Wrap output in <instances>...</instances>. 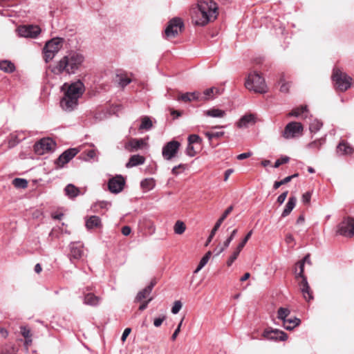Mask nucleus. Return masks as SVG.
I'll return each mask as SVG.
<instances>
[{"mask_svg": "<svg viewBox=\"0 0 354 354\" xmlns=\"http://www.w3.org/2000/svg\"><path fill=\"white\" fill-rule=\"evenodd\" d=\"M253 231L250 230L248 232V234L245 235V238L243 239V241L238 245L237 248L242 250V249L244 248L245 244L247 243L248 241L250 239Z\"/></svg>", "mask_w": 354, "mask_h": 354, "instance_id": "44", "label": "nucleus"}, {"mask_svg": "<svg viewBox=\"0 0 354 354\" xmlns=\"http://www.w3.org/2000/svg\"><path fill=\"white\" fill-rule=\"evenodd\" d=\"M252 155V153L249 151L246 153H243L237 156L236 158L239 160H242L250 157Z\"/></svg>", "mask_w": 354, "mask_h": 354, "instance_id": "61", "label": "nucleus"}, {"mask_svg": "<svg viewBox=\"0 0 354 354\" xmlns=\"http://www.w3.org/2000/svg\"><path fill=\"white\" fill-rule=\"evenodd\" d=\"M153 300V297H150L149 299H148L147 301H143L139 306V310L142 311L144 310H145L147 306H148V304L150 301H151Z\"/></svg>", "mask_w": 354, "mask_h": 354, "instance_id": "60", "label": "nucleus"}, {"mask_svg": "<svg viewBox=\"0 0 354 354\" xmlns=\"http://www.w3.org/2000/svg\"><path fill=\"white\" fill-rule=\"evenodd\" d=\"M28 184V180L24 178H16L12 180V185L17 189H25Z\"/></svg>", "mask_w": 354, "mask_h": 354, "instance_id": "36", "label": "nucleus"}, {"mask_svg": "<svg viewBox=\"0 0 354 354\" xmlns=\"http://www.w3.org/2000/svg\"><path fill=\"white\" fill-rule=\"evenodd\" d=\"M353 152V148L344 140H342L337 147V153L339 155H348Z\"/></svg>", "mask_w": 354, "mask_h": 354, "instance_id": "26", "label": "nucleus"}, {"mask_svg": "<svg viewBox=\"0 0 354 354\" xmlns=\"http://www.w3.org/2000/svg\"><path fill=\"white\" fill-rule=\"evenodd\" d=\"M254 116L252 114L243 115L238 122L239 128L247 127L250 124L254 123Z\"/></svg>", "mask_w": 354, "mask_h": 354, "instance_id": "29", "label": "nucleus"}, {"mask_svg": "<svg viewBox=\"0 0 354 354\" xmlns=\"http://www.w3.org/2000/svg\"><path fill=\"white\" fill-rule=\"evenodd\" d=\"M201 93L203 101H205L213 98L216 95H220L221 90L219 88L212 87L205 89L203 93Z\"/></svg>", "mask_w": 354, "mask_h": 354, "instance_id": "23", "label": "nucleus"}, {"mask_svg": "<svg viewBox=\"0 0 354 354\" xmlns=\"http://www.w3.org/2000/svg\"><path fill=\"white\" fill-rule=\"evenodd\" d=\"M64 192L66 195L68 196L70 198L77 197L80 193L79 188L73 184L67 185L64 188Z\"/></svg>", "mask_w": 354, "mask_h": 354, "instance_id": "28", "label": "nucleus"}, {"mask_svg": "<svg viewBox=\"0 0 354 354\" xmlns=\"http://www.w3.org/2000/svg\"><path fill=\"white\" fill-rule=\"evenodd\" d=\"M338 233L340 235L351 237L354 235V218H347L338 225Z\"/></svg>", "mask_w": 354, "mask_h": 354, "instance_id": "11", "label": "nucleus"}, {"mask_svg": "<svg viewBox=\"0 0 354 354\" xmlns=\"http://www.w3.org/2000/svg\"><path fill=\"white\" fill-rule=\"evenodd\" d=\"M233 208L234 207H233L232 205L229 206L225 210V212L223 213L221 216L216 222L214 227L212 228V231L210 232V234L209 235V236L207 238V242H206V244H205L206 245H207L212 241V239L214 238L216 232H217V230L220 227L221 225L224 221V220L227 218V216L232 212V211L233 210Z\"/></svg>", "mask_w": 354, "mask_h": 354, "instance_id": "17", "label": "nucleus"}, {"mask_svg": "<svg viewBox=\"0 0 354 354\" xmlns=\"http://www.w3.org/2000/svg\"><path fill=\"white\" fill-rule=\"evenodd\" d=\"M125 185V179L121 175H117L109 179L108 182L109 190L113 194L121 192Z\"/></svg>", "mask_w": 354, "mask_h": 354, "instance_id": "13", "label": "nucleus"}, {"mask_svg": "<svg viewBox=\"0 0 354 354\" xmlns=\"http://www.w3.org/2000/svg\"><path fill=\"white\" fill-rule=\"evenodd\" d=\"M144 145L142 139L131 138L124 144V149L129 152H133L142 149Z\"/></svg>", "mask_w": 354, "mask_h": 354, "instance_id": "19", "label": "nucleus"}, {"mask_svg": "<svg viewBox=\"0 0 354 354\" xmlns=\"http://www.w3.org/2000/svg\"><path fill=\"white\" fill-rule=\"evenodd\" d=\"M333 80L335 82L337 89L340 91H345L351 85L352 79L345 73H342L340 71H334L333 73Z\"/></svg>", "mask_w": 354, "mask_h": 354, "instance_id": "7", "label": "nucleus"}, {"mask_svg": "<svg viewBox=\"0 0 354 354\" xmlns=\"http://www.w3.org/2000/svg\"><path fill=\"white\" fill-rule=\"evenodd\" d=\"M299 278L301 279V281L299 282L300 289H301V288H308V286L309 284L308 283L306 277V276L299 277Z\"/></svg>", "mask_w": 354, "mask_h": 354, "instance_id": "57", "label": "nucleus"}, {"mask_svg": "<svg viewBox=\"0 0 354 354\" xmlns=\"http://www.w3.org/2000/svg\"><path fill=\"white\" fill-rule=\"evenodd\" d=\"M186 153L187 156H189L190 157H193L196 155V151L194 150L193 145L188 144L187 149H186Z\"/></svg>", "mask_w": 354, "mask_h": 354, "instance_id": "54", "label": "nucleus"}, {"mask_svg": "<svg viewBox=\"0 0 354 354\" xmlns=\"http://www.w3.org/2000/svg\"><path fill=\"white\" fill-rule=\"evenodd\" d=\"M262 336L268 339L274 341H285L288 339V335L279 329H273L268 327L264 330Z\"/></svg>", "mask_w": 354, "mask_h": 354, "instance_id": "12", "label": "nucleus"}, {"mask_svg": "<svg viewBox=\"0 0 354 354\" xmlns=\"http://www.w3.org/2000/svg\"><path fill=\"white\" fill-rule=\"evenodd\" d=\"M218 7L212 0H201L193 8L192 21L196 26H204L211 20L213 15L216 13Z\"/></svg>", "mask_w": 354, "mask_h": 354, "instance_id": "2", "label": "nucleus"}, {"mask_svg": "<svg viewBox=\"0 0 354 354\" xmlns=\"http://www.w3.org/2000/svg\"><path fill=\"white\" fill-rule=\"evenodd\" d=\"M303 131V126L300 122H290L285 127L283 131V137L291 138L301 133Z\"/></svg>", "mask_w": 354, "mask_h": 354, "instance_id": "16", "label": "nucleus"}, {"mask_svg": "<svg viewBox=\"0 0 354 354\" xmlns=\"http://www.w3.org/2000/svg\"><path fill=\"white\" fill-rule=\"evenodd\" d=\"M202 142L201 138L196 134L189 135L188 137V144L193 145L195 143H201Z\"/></svg>", "mask_w": 354, "mask_h": 354, "instance_id": "42", "label": "nucleus"}, {"mask_svg": "<svg viewBox=\"0 0 354 354\" xmlns=\"http://www.w3.org/2000/svg\"><path fill=\"white\" fill-rule=\"evenodd\" d=\"M186 167H187L186 165L179 164L178 165L173 167V169L171 170V173H172V174L177 176L179 174V171H178L179 169H185Z\"/></svg>", "mask_w": 354, "mask_h": 354, "instance_id": "52", "label": "nucleus"}, {"mask_svg": "<svg viewBox=\"0 0 354 354\" xmlns=\"http://www.w3.org/2000/svg\"><path fill=\"white\" fill-rule=\"evenodd\" d=\"M141 124L139 126L140 131H149L153 127V123L149 116L145 115L140 118Z\"/></svg>", "mask_w": 354, "mask_h": 354, "instance_id": "31", "label": "nucleus"}, {"mask_svg": "<svg viewBox=\"0 0 354 354\" xmlns=\"http://www.w3.org/2000/svg\"><path fill=\"white\" fill-rule=\"evenodd\" d=\"M2 354H17V350L15 347H10L6 349Z\"/></svg>", "mask_w": 354, "mask_h": 354, "instance_id": "64", "label": "nucleus"}, {"mask_svg": "<svg viewBox=\"0 0 354 354\" xmlns=\"http://www.w3.org/2000/svg\"><path fill=\"white\" fill-rule=\"evenodd\" d=\"M70 252L68 257L71 263H74L75 261L81 259L84 255V245L80 242H72L68 245Z\"/></svg>", "mask_w": 354, "mask_h": 354, "instance_id": "10", "label": "nucleus"}, {"mask_svg": "<svg viewBox=\"0 0 354 354\" xmlns=\"http://www.w3.org/2000/svg\"><path fill=\"white\" fill-rule=\"evenodd\" d=\"M290 160V158L288 156H281L280 158L277 159L274 165V167L277 168L281 165L287 163Z\"/></svg>", "mask_w": 354, "mask_h": 354, "instance_id": "46", "label": "nucleus"}, {"mask_svg": "<svg viewBox=\"0 0 354 354\" xmlns=\"http://www.w3.org/2000/svg\"><path fill=\"white\" fill-rule=\"evenodd\" d=\"M79 150L77 148H70L64 151L55 161V164L57 167H63L65 164L68 163L73 157H75Z\"/></svg>", "mask_w": 354, "mask_h": 354, "instance_id": "15", "label": "nucleus"}, {"mask_svg": "<svg viewBox=\"0 0 354 354\" xmlns=\"http://www.w3.org/2000/svg\"><path fill=\"white\" fill-rule=\"evenodd\" d=\"M184 29V23L181 18L174 17L169 21L165 30L167 38H174Z\"/></svg>", "mask_w": 354, "mask_h": 354, "instance_id": "6", "label": "nucleus"}, {"mask_svg": "<svg viewBox=\"0 0 354 354\" xmlns=\"http://www.w3.org/2000/svg\"><path fill=\"white\" fill-rule=\"evenodd\" d=\"M63 42L64 39L60 37L53 38L46 42L43 48L45 62L48 63L54 58L56 53L61 49Z\"/></svg>", "mask_w": 354, "mask_h": 354, "instance_id": "5", "label": "nucleus"}, {"mask_svg": "<svg viewBox=\"0 0 354 354\" xmlns=\"http://www.w3.org/2000/svg\"><path fill=\"white\" fill-rule=\"evenodd\" d=\"M177 100L179 101H183L185 102H192L194 100L203 101L202 93L198 91H194L192 93L187 92L178 96Z\"/></svg>", "mask_w": 354, "mask_h": 354, "instance_id": "20", "label": "nucleus"}, {"mask_svg": "<svg viewBox=\"0 0 354 354\" xmlns=\"http://www.w3.org/2000/svg\"><path fill=\"white\" fill-rule=\"evenodd\" d=\"M156 185V182L153 178H145L140 183V186L145 191L151 190Z\"/></svg>", "mask_w": 354, "mask_h": 354, "instance_id": "33", "label": "nucleus"}, {"mask_svg": "<svg viewBox=\"0 0 354 354\" xmlns=\"http://www.w3.org/2000/svg\"><path fill=\"white\" fill-rule=\"evenodd\" d=\"M279 84H281V86H280L281 92L288 93L289 91V87H290L289 83L285 82V77H284L283 74L281 75L280 80L279 81Z\"/></svg>", "mask_w": 354, "mask_h": 354, "instance_id": "39", "label": "nucleus"}, {"mask_svg": "<svg viewBox=\"0 0 354 354\" xmlns=\"http://www.w3.org/2000/svg\"><path fill=\"white\" fill-rule=\"evenodd\" d=\"M180 147V143L175 140L167 142L162 149V157L167 160H171L178 153Z\"/></svg>", "mask_w": 354, "mask_h": 354, "instance_id": "9", "label": "nucleus"}, {"mask_svg": "<svg viewBox=\"0 0 354 354\" xmlns=\"http://www.w3.org/2000/svg\"><path fill=\"white\" fill-rule=\"evenodd\" d=\"M131 331V329L130 328H126L123 331V333L121 337V341L122 342H125L127 339V337L129 336Z\"/></svg>", "mask_w": 354, "mask_h": 354, "instance_id": "58", "label": "nucleus"}, {"mask_svg": "<svg viewBox=\"0 0 354 354\" xmlns=\"http://www.w3.org/2000/svg\"><path fill=\"white\" fill-rule=\"evenodd\" d=\"M297 203V198L295 196H291L286 203L285 208L281 214V217H286L290 214L295 208Z\"/></svg>", "mask_w": 354, "mask_h": 354, "instance_id": "24", "label": "nucleus"}, {"mask_svg": "<svg viewBox=\"0 0 354 354\" xmlns=\"http://www.w3.org/2000/svg\"><path fill=\"white\" fill-rule=\"evenodd\" d=\"M245 88L255 93H264L267 86L264 78L257 72L250 73L245 82Z\"/></svg>", "mask_w": 354, "mask_h": 354, "instance_id": "4", "label": "nucleus"}, {"mask_svg": "<svg viewBox=\"0 0 354 354\" xmlns=\"http://www.w3.org/2000/svg\"><path fill=\"white\" fill-rule=\"evenodd\" d=\"M101 299L93 293H86L84 297V304L91 306H96L99 304Z\"/></svg>", "mask_w": 354, "mask_h": 354, "instance_id": "25", "label": "nucleus"}, {"mask_svg": "<svg viewBox=\"0 0 354 354\" xmlns=\"http://www.w3.org/2000/svg\"><path fill=\"white\" fill-rule=\"evenodd\" d=\"M0 69L5 73H11L15 71V66L9 60H1L0 61Z\"/></svg>", "mask_w": 354, "mask_h": 354, "instance_id": "32", "label": "nucleus"}, {"mask_svg": "<svg viewBox=\"0 0 354 354\" xmlns=\"http://www.w3.org/2000/svg\"><path fill=\"white\" fill-rule=\"evenodd\" d=\"M304 262H301V261H298L297 263H296V266L299 268V273H297L296 274V278H299V277H303V276H305L304 274Z\"/></svg>", "mask_w": 354, "mask_h": 354, "instance_id": "48", "label": "nucleus"}, {"mask_svg": "<svg viewBox=\"0 0 354 354\" xmlns=\"http://www.w3.org/2000/svg\"><path fill=\"white\" fill-rule=\"evenodd\" d=\"M325 142V138H320L318 140H315L308 145V147L311 149H319L321 146Z\"/></svg>", "mask_w": 354, "mask_h": 354, "instance_id": "40", "label": "nucleus"}, {"mask_svg": "<svg viewBox=\"0 0 354 354\" xmlns=\"http://www.w3.org/2000/svg\"><path fill=\"white\" fill-rule=\"evenodd\" d=\"M182 308V303L180 301H176L174 306L171 308V313L173 314H177Z\"/></svg>", "mask_w": 354, "mask_h": 354, "instance_id": "50", "label": "nucleus"}, {"mask_svg": "<svg viewBox=\"0 0 354 354\" xmlns=\"http://www.w3.org/2000/svg\"><path fill=\"white\" fill-rule=\"evenodd\" d=\"M310 198L311 193L310 192H307L302 195V202L304 204H308L310 201Z\"/></svg>", "mask_w": 354, "mask_h": 354, "instance_id": "56", "label": "nucleus"}, {"mask_svg": "<svg viewBox=\"0 0 354 354\" xmlns=\"http://www.w3.org/2000/svg\"><path fill=\"white\" fill-rule=\"evenodd\" d=\"M97 205L102 208V209H108L109 207H110L111 205V203L110 202H107V201H101V202H99V203L97 204Z\"/></svg>", "mask_w": 354, "mask_h": 354, "instance_id": "62", "label": "nucleus"}, {"mask_svg": "<svg viewBox=\"0 0 354 354\" xmlns=\"http://www.w3.org/2000/svg\"><path fill=\"white\" fill-rule=\"evenodd\" d=\"M301 291L302 292L304 297L306 300H310L313 298L309 285L306 288H301Z\"/></svg>", "mask_w": 354, "mask_h": 354, "instance_id": "45", "label": "nucleus"}, {"mask_svg": "<svg viewBox=\"0 0 354 354\" xmlns=\"http://www.w3.org/2000/svg\"><path fill=\"white\" fill-rule=\"evenodd\" d=\"M131 232V229L128 225H125V226L122 227V233L124 236L129 235Z\"/></svg>", "mask_w": 354, "mask_h": 354, "instance_id": "63", "label": "nucleus"}, {"mask_svg": "<svg viewBox=\"0 0 354 354\" xmlns=\"http://www.w3.org/2000/svg\"><path fill=\"white\" fill-rule=\"evenodd\" d=\"M131 80L127 77H120L119 78V84L122 87H124L130 84Z\"/></svg>", "mask_w": 354, "mask_h": 354, "instance_id": "53", "label": "nucleus"}, {"mask_svg": "<svg viewBox=\"0 0 354 354\" xmlns=\"http://www.w3.org/2000/svg\"><path fill=\"white\" fill-rule=\"evenodd\" d=\"M101 226V219L97 216H91L86 220V227L88 230L100 227Z\"/></svg>", "mask_w": 354, "mask_h": 354, "instance_id": "21", "label": "nucleus"}, {"mask_svg": "<svg viewBox=\"0 0 354 354\" xmlns=\"http://www.w3.org/2000/svg\"><path fill=\"white\" fill-rule=\"evenodd\" d=\"M165 316H162V317H157V318L154 319L153 325L156 327L160 326L161 324H162L163 321L165 320Z\"/></svg>", "mask_w": 354, "mask_h": 354, "instance_id": "59", "label": "nucleus"}, {"mask_svg": "<svg viewBox=\"0 0 354 354\" xmlns=\"http://www.w3.org/2000/svg\"><path fill=\"white\" fill-rule=\"evenodd\" d=\"M20 37L36 38L41 32V28L38 26L28 25L21 26L17 28Z\"/></svg>", "mask_w": 354, "mask_h": 354, "instance_id": "14", "label": "nucleus"}, {"mask_svg": "<svg viewBox=\"0 0 354 354\" xmlns=\"http://www.w3.org/2000/svg\"><path fill=\"white\" fill-rule=\"evenodd\" d=\"M241 251V250H239L238 248H236L235 251L232 253V254L229 257L228 260L227 261V266H232V264L234 263V261L237 259Z\"/></svg>", "mask_w": 354, "mask_h": 354, "instance_id": "41", "label": "nucleus"}, {"mask_svg": "<svg viewBox=\"0 0 354 354\" xmlns=\"http://www.w3.org/2000/svg\"><path fill=\"white\" fill-rule=\"evenodd\" d=\"M203 115L212 118H223L225 115V111L219 109L212 108L203 111Z\"/></svg>", "mask_w": 354, "mask_h": 354, "instance_id": "27", "label": "nucleus"}, {"mask_svg": "<svg viewBox=\"0 0 354 354\" xmlns=\"http://www.w3.org/2000/svg\"><path fill=\"white\" fill-rule=\"evenodd\" d=\"M286 322H283V327L288 330H292L295 327L301 324V320L299 318H289L286 319Z\"/></svg>", "mask_w": 354, "mask_h": 354, "instance_id": "30", "label": "nucleus"}, {"mask_svg": "<svg viewBox=\"0 0 354 354\" xmlns=\"http://www.w3.org/2000/svg\"><path fill=\"white\" fill-rule=\"evenodd\" d=\"M322 126L323 123L321 121L315 119L310 124L309 129L311 133H315L320 130Z\"/></svg>", "mask_w": 354, "mask_h": 354, "instance_id": "37", "label": "nucleus"}, {"mask_svg": "<svg viewBox=\"0 0 354 354\" xmlns=\"http://www.w3.org/2000/svg\"><path fill=\"white\" fill-rule=\"evenodd\" d=\"M208 259L206 257H203L201 259L196 269L194 270V273L198 272L208 262Z\"/></svg>", "mask_w": 354, "mask_h": 354, "instance_id": "49", "label": "nucleus"}, {"mask_svg": "<svg viewBox=\"0 0 354 354\" xmlns=\"http://www.w3.org/2000/svg\"><path fill=\"white\" fill-rule=\"evenodd\" d=\"M288 191H286V192H283L282 194H281L278 196L277 201L279 205H281L282 203H283V202L285 201V200L288 196Z\"/></svg>", "mask_w": 354, "mask_h": 354, "instance_id": "55", "label": "nucleus"}, {"mask_svg": "<svg viewBox=\"0 0 354 354\" xmlns=\"http://www.w3.org/2000/svg\"><path fill=\"white\" fill-rule=\"evenodd\" d=\"M84 60V56L77 52H71L64 56L57 64L51 68V72L55 75H60L64 72L68 74H75L80 68Z\"/></svg>", "mask_w": 354, "mask_h": 354, "instance_id": "3", "label": "nucleus"}, {"mask_svg": "<svg viewBox=\"0 0 354 354\" xmlns=\"http://www.w3.org/2000/svg\"><path fill=\"white\" fill-rule=\"evenodd\" d=\"M174 232L177 234H182L185 229V223L181 221H177L174 225Z\"/></svg>", "mask_w": 354, "mask_h": 354, "instance_id": "38", "label": "nucleus"}, {"mask_svg": "<svg viewBox=\"0 0 354 354\" xmlns=\"http://www.w3.org/2000/svg\"><path fill=\"white\" fill-rule=\"evenodd\" d=\"M232 241V238L228 237L223 243V246L220 247L218 252L216 254V256L219 255L221 252H223L225 249L228 248L231 241Z\"/></svg>", "mask_w": 354, "mask_h": 354, "instance_id": "47", "label": "nucleus"}, {"mask_svg": "<svg viewBox=\"0 0 354 354\" xmlns=\"http://www.w3.org/2000/svg\"><path fill=\"white\" fill-rule=\"evenodd\" d=\"M291 180V177H286L285 178H283V180H280V181H275L274 185H273V189H277L279 187H281V185H285L288 183H289L290 181Z\"/></svg>", "mask_w": 354, "mask_h": 354, "instance_id": "43", "label": "nucleus"}, {"mask_svg": "<svg viewBox=\"0 0 354 354\" xmlns=\"http://www.w3.org/2000/svg\"><path fill=\"white\" fill-rule=\"evenodd\" d=\"M56 143L50 138H44L36 142L34 145V150L36 153L43 155L45 153L53 151Z\"/></svg>", "mask_w": 354, "mask_h": 354, "instance_id": "8", "label": "nucleus"}, {"mask_svg": "<svg viewBox=\"0 0 354 354\" xmlns=\"http://www.w3.org/2000/svg\"><path fill=\"white\" fill-rule=\"evenodd\" d=\"M183 318L181 319V321L178 324L177 328L174 330L173 335H171V339L172 341H175L176 337H177V336H178V335L179 334V333L180 331V328H181V326H182V324H183Z\"/></svg>", "mask_w": 354, "mask_h": 354, "instance_id": "51", "label": "nucleus"}, {"mask_svg": "<svg viewBox=\"0 0 354 354\" xmlns=\"http://www.w3.org/2000/svg\"><path fill=\"white\" fill-rule=\"evenodd\" d=\"M157 280L156 279H152L150 281L149 284L147 286L142 290L139 291L135 298L136 302H140L144 299L147 298V297L151 294L153 287L156 285Z\"/></svg>", "mask_w": 354, "mask_h": 354, "instance_id": "18", "label": "nucleus"}, {"mask_svg": "<svg viewBox=\"0 0 354 354\" xmlns=\"http://www.w3.org/2000/svg\"><path fill=\"white\" fill-rule=\"evenodd\" d=\"M64 96L60 100V106L63 110L71 112L78 105V100L84 92V84L78 80L71 84L65 83L62 86Z\"/></svg>", "mask_w": 354, "mask_h": 354, "instance_id": "1", "label": "nucleus"}, {"mask_svg": "<svg viewBox=\"0 0 354 354\" xmlns=\"http://www.w3.org/2000/svg\"><path fill=\"white\" fill-rule=\"evenodd\" d=\"M290 314V310L288 308L280 307L277 310V318L286 322V319Z\"/></svg>", "mask_w": 354, "mask_h": 354, "instance_id": "35", "label": "nucleus"}, {"mask_svg": "<svg viewBox=\"0 0 354 354\" xmlns=\"http://www.w3.org/2000/svg\"><path fill=\"white\" fill-rule=\"evenodd\" d=\"M145 158L142 156L136 154L133 155L130 157L129 161L126 164V167L129 168L132 167H136L138 165H140L145 163Z\"/></svg>", "mask_w": 354, "mask_h": 354, "instance_id": "22", "label": "nucleus"}, {"mask_svg": "<svg viewBox=\"0 0 354 354\" xmlns=\"http://www.w3.org/2000/svg\"><path fill=\"white\" fill-rule=\"evenodd\" d=\"M308 112V108L306 105L301 106L300 107L292 109L289 113L288 116L299 117L302 114Z\"/></svg>", "mask_w": 354, "mask_h": 354, "instance_id": "34", "label": "nucleus"}]
</instances>
